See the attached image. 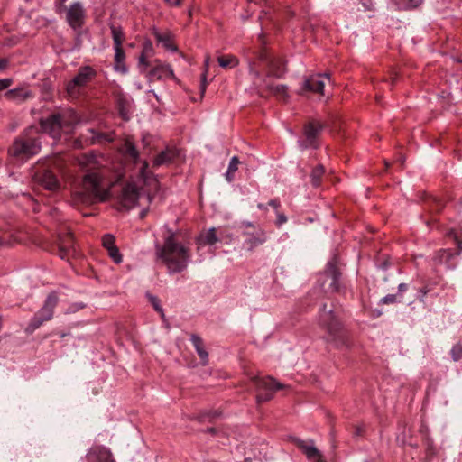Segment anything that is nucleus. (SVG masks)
<instances>
[{"label":"nucleus","instance_id":"1","mask_svg":"<svg viewBox=\"0 0 462 462\" xmlns=\"http://www.w3.org/2000/svg\"><path fill=\"white\" fill-rule=\"evenodd\" d=\"M120 152L125 165L119 162L114 166L113 170L105 164V158L101 155L84 153L76 158V163L82 176L80 183L73 191L75 199L83 204L105 200L107 197L106 182L113 183L122 180L126 173L135 170L139 163L141 166L134 174L140 181L144 184L152 176V172L149 171L148 162L140 159L139 151L130 139L125 140Z\"/></svg>","mask_w":462,"mask_h":462},{"label":"nucleus","instance_id":"2","mask_svg":"<svg viewBox=\"0 0 462 462\" xmlns=\"http://www.w3.org/2000/svg\"><path fill=\"white\" fill-rule=\"evenodd\" d=\"M249 70L254 75L255 84L266 90L269 94L279 99H286L287 87L285 85L273 86L269 80L270 77L282 78L286 72L285 61L283 59L274 56L265 47L253 52V57L248 58Z\"/></svg>","mask_w":462,"mask_h":462},{"label":"nucleus","instance_id":"3","mask_svg":"<svg viewBox=\"0 0 462 462\" xmlns=\"http://www.w3.org/2000/svg\"><path fill=\"white\" fill-rule=\"evenodd\" d=\"M67 159L63 155H54L39 161L32 169V179L36 184L46 190L56 191L60 189L58 173H65Z\"/></svg>","mask_w":462,"mask_h":462},{"label":"nucleus","instance_id":"4","mask_svg":"<svg viewBox=\"0 0 462 462\" xmlns=\"http://www.w3.org/2000/svg\"><path fill=\"white\" fill-rule=\"evenodd\" d=\"M319 324L327 331V340L337 348H348L350 338L347 330L339 319V311L334 303L322 305L319 313Z\"/></svg>","mask_w":462,"mask_h":462},{"label":"nucleus","instance_id":"5","mask_svg":"<svg viewBox=\"0 0 462 462\" xmlns=\"http://www.w3.org/2000/svg\"><path fill=\"white\" fill-rule=\"evenodd\" d=\"M156 254L166 264L170 273L182 272L190 258L189 247L180 244L174 234L166 237L163 245H157Z\"/></svg>","mask_w":462,"mask_h":462},{"label":"nucleus","instance_id":"6","mask_svg":"<svg viewBox=\"0 0 462 462\" xmlns=\"http://www.w3.org/2000/svg\"><path fill=\"white\" fill-rule=\"evenodd\" d=\"M79 117L71 108H60L51 113L48 117L40 120L42 132L48 134L55 140H60L62 134L72 133Z\"/></svg>","mask_w":462,"mask_h":462},{"label":"nucleus","instance_id":"7","mask_svg":"<svg viewBox=\"0 0 462 462\" xmlns=\"http://www.w3.org/2000/svg\"><path fill=\"white\" fill-rule=\"evenodd\" d=\"M40 132L31 126L18 135L8 149L9 155L17 162H26L41 151Z\"/></svg>","mask_w":462,"mask_h":462},{"label":"nucleus","instance_id":"8","mask_svg":"<svg viewBox=\"0 0 462 462\" xmlns=\"http://www.w3.org/2000/svg\"><path fill=\"white\" fill-rule=\"evenodd\" d=\"M52 254H58L61 259L70 262L79 256L74 237L69 230L64 228L57 235L54 244L48 248Z\"/></svg>","mask_w":462,"mask_h":462},{"label":"nucleus","instance_id":"9","mask_svg":"<svg viewBox=\"0 0 462 462\" xmlns=\"http://www.w3.org/2000/svg\"><path fill=\"white\" fill-rule=\"evenodd\" d=\"M325 125L318 120H310L303 125L302 134L298 140L299 147L302 150H317L320 146V136Z\"/></svg>","mask_w":462,"mask_h":462},{"label":"nucleus","instance_id":"10","mask_svg":"<svg viewBox=\"0 0 462 462\" xmlns=\"http://www.w3.org/2000/svg\"><path fill=\"white\" fill-rule=\"evenodd\" d=\"M59 298L55 292L50 293L41 310H39L31 319L26 331L32 333L34 330L39 328L44 322L49 321L52 319L54 310L58 305Z\"/></svg>","mask_w":462,"mask_h":462},{"label":"nucleus","instance_id":"11","mask_svg":"<svg viewBox=\"0 0 462 462\" xmlns=\"http://www.w3.org/2000/svg\"><path fill=\"white\" fill-rule=\"evenodd\" d=\"M251 383L256 390V401L259 404L270 401L276 390L285 387L272 377H252Z\"/></svg>","mask_w":462,"mask_h":462},{"label":"nucleus","instance_id":"12","mask_svg":"<svg viewBox=\"0 0 462 462\" xmlns=\"http://www.w3.org/2000/svg\"><path fill=\"white\" fill-rule=\"evenodd\" d=\"M95 70L88 67H82L79 69L76 77L69 81L66 86L67 94L70 98H78L82 89L95 78Z\"/></svg>","mask_w":462,"mask_h":462},{"label":"nucleus","instance_id":"13","mask_svg":"<svg viewBox=\"0 0 462 462\" xmlns=\"http://www.w3.org/2000/svg\"><path fill=\"white\" fill-rule=\"evenodd\" d=\"M339 261L337 256H334L333 259L328 263L325 271L326 276L330 279L329 290L335 292L341 291V272L339 269Z\"/></svg>","mask_w":462,"mask_h":462},{"label":"nucleus","instance_id":"14","mask_svg":"<svg viewBox=\"0 0 462 462\" xmlns=\"http://www.w3.org/2000/svg\"><path fill=\"white\" fill-rule=\"evenodd\" d=\"M423 209L427 211L430 218L426 221V224L430 226V222H436L435 217L444 208V203L441 199L433 197L431 195H425L422 199Z\"/></svg>","mask_w":462,"mask_h":462},{"label":"nucleus","instance_id":"15","mask_svg":"<svg viewBox=\"0 0 462 462\" xmlns=\"http://www.w3.org/2000/svg\"><path fill=\"white\" fill-rule=\"evenodd\" d=\"M139 188L133 183H127L122 188L120 200L125 208H132L139 199Z\"/></svg>","mask_w":462,"mask_h":462},{"label":"nucleus","instance_id":"16","mask_svg":"<svg viewBox=\"0 0 462 462\" xmlns=\"http://www.w3.org/2000/svg\"><path fill=\"white\" fill-rule=\"evenodd\" d=\"M87 462H116L111 451L104 446L92 447L87 456Z\"/></svg>","mask_w":462,"mask_h":462},{"label":"nucleus","instance_id":"17","mask_svg":"<svg viewBox=\"0 0 462 462\" xmlns=\"http://www.w3.org/2000/svg\"><path fill=\"white\" fill-rule=\"evenodd\" d=\"M293 442L297 448L305 454L309 460L313 462H327L323 459L319 450L314 447L312 441L307 442L300 439H294Z\"/></svg>","mask_w":462,"mask_h":462},{"label":"nucleus","instance_id":"18","mask_svg":"<svg viewBox=\"0 0 462 462\" xmlns=\"http://www.w3.org/2000/svg\"><path fill=\"white\" fill-rule=\"evenodd\" d=\"M243 225L246 227L253 228L252 231H246L245 233L248 236L245 242L250 245V248L263 245L267 240L263 229L260 227L255 228L254 225L250 222L244 223Z\"/></svg>","mask_w":462,"mask_h":462},{"label":"nucleus","instance_id":"19","mask_svg":"<svg viewBox=\"0 0 462 462\" xmlns=\"http://www.w3.org/2000/svg\"><path fill=\"white\" fill-rule=\"evenodd\" d=\"M156 64L152 65L146 69L143 72L149 78L150 80L161 79L164 77H170L173 75L172 70L169 66L163 65L159 60H155Z\"/></svg>","mask_w":462,"mask_h":462},{"label":"nucleus","instance_id":"20","mask_svg":"<svg viewBox=\"0 0 462 462\" xmlns=\"http://www.w3.org/2000/svg\"><path fill=\"white\" fill-rule=\"evenodd\" d=\"M179 156L180 151L175 148H167L155 157L152 162V168L156 169L162 165L172 163Z\"/></svg>","mask_w":462,"mask_h":462},{"label":"nucleus","instance_id":"21","mask_svg":"<svg viewBox=\"0 0 462 462\" xmlns=\"http://www.w3.org/2000/svg\"><path fill=\"white\" fill-rule=\"evenodd\" d=\"M324 81L321 80V75H315L307 78L303 82V87L300 90V94L303 95L305 92L313 93H323Z\"/></svg>","mask_w":462,"mask_h":462},{"label":"nucleus","instance_id":"22","mask_svg":"<svg viewBox=\"0 0 462 462\" xmlns=\"http://www.w3.org/2000/svg\"><path fill=\"white\" fill-rule=\"evenodd\" d=\"M83 13V7L79 3L73 4L67 13V20L69 25L73 28L81 26Z\"/></svg>","mask_w":462,"mask_h":462},{"label":"nucleus","instance_id":"23","mask_svg":"<svg viewBox=\"0 0 462 462\" xmlns=\"http://www.w3.org/2000/svg\"><path fill=\"white\" fill-rule=\"evenodd\" d=\"M90 136L88 137L91 140L92 143H109L115 140V133L114 132H100L95 129L88 130Z\"/></svg>","mask_w":462,"mask_h":462},{"label":"nucleus","instance_id":"24","mask_svg":"<svg viewBox=\"0 0 462 462\" xmlns=\"http://www.w3.org/2000/svg\"><path fill=\"white\" fill-rule=\"evenodd\" d=\"M5 96L8 100H11V101H14L16 103H21V102L25 101L28 98L32 97L31 91H29L28 89H26L24 88H16L8 90L5 94Z\"/></svg>","mask_w":462,"mask_h":462},{"label":"nucleus","instance_id":"25","mask_svg":"<svg viewBox=\"0 0 462 462\" xmlns=\"http://www.w3.org/2000/svg\"><path fill=\"white\" fill-rule=\"evenodd\" d=\"M152 52V45L150 42H146L143 44L142 54L139 58L138 67L141 72H144L147 68L151 66V62L148 61V57Z\"/></svg>","mask_w":462,"mask_h":462},{"label":"nucleus","instance_id":"26","mask_svg":"<svg viewBox=\"0 0 462 462\" xmlns=\"http://www.w3.org/2000/svg\"><path fill=\"white\" fill-rule=\"evenodd\" d=\"M191 342L197 351V354L199 356V357L200 358L201 360V363L203 365H206L207 362H208V352L204 349V346H203V341L202 339L196 336V335H192L191 336Z\"/></svg>","mask_w":462,"mask_h":462},{"label":"nucleus","instance_id":"27","mask_svg":"<svg viewBox=\"0 0 462 462\" xmlns=\"http://www.w3.org/2000/svg\"><path fill=\"white\" fill-rule=\"evenodd\" d=\"M153 35L158 42L162 43L164 48L171 51H176L177 48L172 42V36L170 32L161 33L158 31L153 32Z\"/></svg>","mask_w":462,"mask_h":462},{"label":"nucleus","instance_id":"28","mask_svg":"<svg viewBox=\"0 0 462 462\" xmlns=\"http://www.w3.org/2000/svg\"><path fill=\"white\" fill-rule=\"evenodd\" d=\"M218 241L216 228H210L198 238L199 245H214Z\"/></svg>","mask_w":462,"mask_h":462},{"label":"nucleus","instance_id":"29","mask_svg":"<svg viewBox=\"0 0 462 462\" xmlns=\"http://www.w3.org/2000/svg\"><path fill=\"white\" fill-rule=\"evenodd\" d=\"M325 173V169L322 165H318L312 170L310 178L313 187L318 188L321 185L322 178Z\"/></svg>","mask_w":462,"mask_h":462},{"label":"nucleus","instance_id":"30","mask_svg":"<svg viewBox=\"0 0 462 462\" xmlns=\"http://www.w3.org/2000/svg\"><path fill=\"white\" fill-rule=\"evenodd\" d=\"M399 10H410L418 7L422 0H393Z\"/></svg>","mask_w":462,"mask_h":462},{"label":"nucleus","instance_id":"31","mask_svg":"<svg viewBox=\"0 0 462 462\" xmlns=\"http://www.w3.org/2000/svg\"><path fill=\"white\" fill-rule=\"evenodd\" d=\"M219 65L224 69H232L238 64V60L232 55H223L217 58Z\"/></svg>","mask_w":462,"mask_h":462},{"label":"nucleus","instance_id":"32","mask_svg":"<svg viewBox=\"0 0 462 462\" xmlns=\"http://www.w3.org/2000/svg\"><path fill=\"white\" fill-rule=\"evenodd\" d=\"M112 38L115 43V47L122 46L125 36L122 29L115 25H111Z\"/></svg>","mask_w":462,"mask_h":462},{"label":"nucleus","instance_id":"33","mask_svg":"<svg viewBox=\"0 0 462 462\" xmlns=\"http://www.w3.org/2000/svg\"><path fill=\"white\" fill-rule=\"evenodd\" d=\"M238 158L236 156H234L229 162L228 170L226 173V178L228 181H231L233 180L234 174L238 169Z\"/></svg>","mask_w":462,"mask_h":462},{"label":"nucleus","instance_id":"34","mask_svg":"<svg viewBox=\"0 0 462 462\" xmlns=\"http://www.w3.org/2000/svg\"><path fill=\"white\" fill-rule=\"evenodd\" d=\"M220 415L221 412L218 411H204L198 416V420L199 422H205L207 420L211 422L215 419L218 418Z\"/></svg>","mask_w":462,"mask_h":462},{"label":"nucleus","instance_id":"35","mask_svg":"<svg viewBox=\"0 0 462 462\" xmlns=\"http://www.w3.org/2000/svg\"><path fill=\"white\" fill-rule=\"evenodd\" d=\"M450 355L453 361L457 362L462 358V346L460 344H456L453 346L450 350Z\"/></svg>","mask_w":462,"mask_h":462},{"label":"nucleus","instance_id":"36","mask_svg":"<svg viewBox=\"0 0 462 462\" xmlns=\"http://www.w3.org/2000/svg\"><path fill=\"white\" fill-rule=\"evenodd\" d=\"M117 109H118L120 116L124 120H128V109H127L126 105L124 100H122V99L118 100Z\"/></svg>","mask_w":462,"mask_h":462},{"label":"nucleus","instance_id":"37","mask_svg":"<svg viewBox=\"0 0 462 462\" xmlns=\"http://www.w3.org/2000/svg\"><path fill=\"white\" fill-rule=\"evenodd\" d=\"M13 234L9 232H4L2 235L0 234V246L1 245H9L14 242Z\"/></svg>","mask_w":462,"mask_h":462},{"label":"nucleus","instance_id":"38","mask_svg":"<svg viewBox=\"0 0 462 462\" xmlns=\"http://www.w3.org/2000/svg\"><path fill=\"white\" fill-rule=\"evenodd\" d=\"M102 243L105 248L108 250L111 247H116L115 237L112 235H105L102 239Z\"/></svg>","mask_w":462,"mask_h":462},{"label":"nucleus","instance_id":"39","mask_svg":"<svg viewBox=\"0 0 462 462\" xmlns=\"http://www.w3.org/2000/svg\"><path fill=\"white\" fill-rule=\"evenodd\" d=\"M108 254H109V256L116 263H121L122 261V256L119 253V250L118 248L116 246V247H111L109 248L108 250Z\"/></svg>","mask_w":462,"mask_h":462},{"label":"nucleus","instance_id":"40","mask_svg":"<svg viewBox=\"0 0 462 462\" xmlns=\"http://www.w3.org/2000/svg\"><path fill=\"white\" fill-rule=\"evenodd\" d=\"M116 55H115V62L120 63L121 61H125V54L122 46L115 47Z\"/></svg>","mask_w":462,"mask_h":462},{"label":"nucleus","instance_id":"41","mask_svg":"<svg viewBox=\"0 0 462 462\" xmlns=\"http://www.w3.org/2000/svg\"><path fill=\"white\" fill-rule=\"evenodd\" d=\"M381 301L383 304H393L396 301V296L393 294H388L385 297H383Z\"/></svg>","mask_w":462,"mask_h":462},{"label":"nucleus","instance_id":"42","mask_svg":"<svg viewBox=\"0 0 462 462\" xmlns=\"http://www.w3.org/2000/svg\"><path fill=\"white\" fill-rule=\"evenodd\" d=\"M287 222V217L283 213L277 212L276 225L281 226L282 224Z\"/></svg>","mask_w":462,"mask_h":462},{"label":"nucleus","instance_id":"43","mask_svg":"<svg viewBox=\"0 0 462 462\" xmlns=\"http://www.w3.org/2000/svg\"><path fill=\"white\" fill-rule=\"evenodd\" d=\"M12 84V79H0V91L7 88Z\"/></svg>","mask_w":462,"mask_h":462},{"label":"nucleus","instance_id":"44","mask_svg":"<svg viewBox=\"0 0 462 462\" xmlns=\"http://www.w3.org/2000/svg\"><path fill=\"white\" fill-rule=\"evenodd\" d=\"M151 303L152 304L155 310H157L160 313H162V310L159 305V300L155 297H150Z\"/></svg>","mask_w":462,"mask_h":462},{"label":"nucleus","instance_id":"45","mask_svg":"<svg viewBox=\"0 0 462 462\" xmlns=\"http://www.w3.org/2000/svg\"><path fill=\"white\" fill-rule=\"evenodd\" d=\"M115 68L117 71H120L121 73H126L127 69L125 67V64L124 61H121L120 63L115 62Z\"/></svg>","mask_w":462,"mask_h":462},{"label":"nucleus","instance_id":"46","mask_svg":"<svg viewBox=\"0 0 462 462\" xmlns=\"http://www.w3.org/2000/svg\"><path fill=\"white\" fill-rule=\"evenodd\" d=\"M206 73L207 71H205L201 76L200 91L202 94L205 92L207 87Z\"/></svg>","mask_w":462,"mask_h":462},{"label":"nucleus","instance_id":"47","mask_svg":"<svg viewBox=\"0 0 462 462\" xmlns=\"http://www.w3.org/2000/svg\"><path fill=\"white\" fill-rule=\"evenodd\" d=\"M8 65V60L6 59H0V70L5 69Z\"/></svg>","mask_w":462,"mask_h":462},{"label":"nucleus","instance_id":"48","mask_svg":"<svg viewBox=\"0 0 462 462\" xmlns=\"http://www.w3.org/2000/svg\"><path fill=\"white\" fill-rule=\"evenodd\" d=\"M269 206L276 209L280 206V202L277 199H272L269 201Z\"/></svg>","mask_w":462,"mask_h":462},{"label":"nucleus","instance_id":"49","mask_svg":"<svg viewBox=\"0 0 462 462\" xmlns=\"http://www.w3.org/2000/svg\"><path fill=\"white\" fill-rule=\"evenodd\" d=\"M398 74L397 72H393L390 76L391 83L394 84L397 81Z\"/></svg>","mask_w":462,"mask_h":462},{"label":"nucleus","instance_id":"50","mask_svg":"<svg viewBox=\"0 0 462 462\" xmlns=\"http://www.w3.org/2000/svg\"><path fill=\"white\" fill-rule=\"evenodd\" d=\"M398 289H399V291H402H402H407V290H408V284H406V283H401V284L399 285Z\"/></svg>","mask_w":462,"mask_h":462},{"label":"nucleus","instance_id":"51","mask_svg":"<svg viewBox=\"0 0 462 462\" xmlns=\"http://www.w3.org/2000/svg\"><path fill=\"white\" fill-rule=\"evenodd\" d=\"M207 432H208V433H210V434H213V435H214V434H216V432H217V429H216V428H214V427H210V428H208V429L207 430Z\"/></svg>","mask_w":462,"mask_h":462},{"label":"nucleus","instance_id":"52","mask_svg":"<svg viewBox=\"0 0 462 462\" xmlns=\"http://www.w3.org/2000/svg\"><path fill=\"white\" fill-rule=\"evenodd\" d=\"M79 309H83V306H82V305H80V306H79L77 309L69 308V311H71V312H74V311H76V310H79Z\"/></svg>","mask_w":462,"mask_h":462},{"label":"nucleus","instance_id":"53","mask_svg":"<svg viewBox=\"0 0 462 462\" xmlns=\"http://www.w3.org/2000/svg\"><path fill=\"white\" fill-rule=\"evenodd\" d=\"M356 435H361V429L360 428H356Z\"/></svg>","mask_w":462,"mask_h":462},{"label":"nucleus","instance_id":"54","mask_svg":"<svg viewBox=\"0 0 462 462\" xmlns=\"http://www.w3.org/2000/svg\"><path fill=\"white\" fill-rule=\"evenodd\" d=\"M258 208H259L260 209H264V208H265V206H264V205H263V204H258Z\"/></svg>","mask_w":462,"mask_h":462},{"label":"nucleus","instance_id":"55","mask_svg":"<svg viewBox=\"0 0 462 462\" xmlns=\"http://www.w3.org/2000/svg\"><path fill=\"white\" fill-rule=\"evenodd\" d=\"M363 5H364V7H365V9H368V10H370V9H371V8H370V6H368V5H365V3L363 4Z\"/></svg>","mask_w":462,"mask_h":462},{"label":"nucleus","instance_id":"56","mask_svg":"<svg viewBox=\"0 0 462 462\" xmlns=\"http://www.w3.org/2000/svg\"><path fill=\"white\" fill-rule=\"evenodd\" d=\"M180 3H181V0H176L175 4H176V5H180Z\"/></svg>","mask_w":462,"mask_h":462},{"label":"nucleus","instance_id":"57","mask_svg":"<svg viewBox=\"0 0 462 462\" xmlns=\"http://www.w3.org/2000/svg\"><path fill=\"white\" fill-rule=\"evenodd\" d=\"M2 329V317L0 316V330Z\"/></svg>","mask_w":462,"mask_h":462},{"label":"nucleus","instance_id":"58","mask_svg":"<svg viewBox=\"0 0 462 462\" xmlns=\"http://www.w3.org/2000/svg\"><path fill=\"white\" fill-rule=\"evenodd\" d=\"M421 291H422V293H423V294H422V296H425V295L427 294V291H426V290Z\"/></svg>","mask_w":462,"mask_h":462},{"label":"nucleus","instance_id":"59","mask_svg":"<svg viewBox=\"0 0 462 462\" xmlns=\"http://www.w3.org/2000/svg\"><path fill=\"white\" fill-rule=\"evenodd\" d=\"M427 446L430 447V440L429 439H427Z\"/></svg>","mask_w":462,"mask_h":462},{"label":"nucleus","instance_id":"60","mask_svg":"<svg viewBox=\"0 0 462 462\" xmlns=\"http://www.w3.org/2000/svg\"><path fill=\"white\" fill-rule=\"evenodd\" d=\"M325 76H326L328 79H329V76H330V75H329V74H325Z\"/></svg>","mask_w":462,"mask_h":462},{"label":"nucleus","instance_id":"61","mask_svg":"<svg viewBox=\"0 0 462 462\" xmlns=\"http://www.w3.org/2000/svg\"><path fill=\"white\" fill-rule=\"evenodd\" d=\"M247 1H248V2H250V3H252V2H254V0H247Z\"/></svg>","mask_w":462,"mask_h":462},{"label":"nucleus","instance_id":"62","mask_svg":"<svg viewBox=\"0 0 462 462\" xmlns=\"http://www.w3.org/2000/svg\"><path fill=\"white\" fill-rule=\"evenodd\" d=\"M459 249H460V251L462 250V246L461 245H459Z\"/></svg>","mask_w":462,"mask_h":462}]
</instances>
